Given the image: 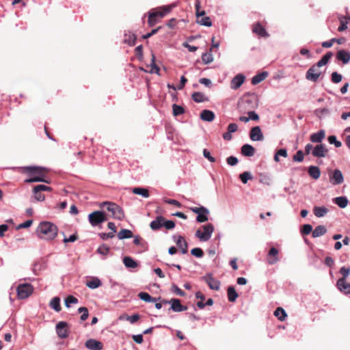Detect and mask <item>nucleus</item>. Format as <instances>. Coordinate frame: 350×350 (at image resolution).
<instances>
[{"instance_id": "1", "label": "nucleus", "mask_w": 350, "mask_h": 350, "mask_svg": "<svg viewBox=\"0 0 350 350\" xmlns=\"http://www.w3.org/2000/svg\"><path fill=\"white\" fill-rule=\"evenodd\" d=\"M103 206L107 213L100 211H94L88 214V219H122L124 217L122 208L115 203L105 202Z\"/></svg>"}, {"instance_id": "39", "label": "nucleus", "mask_w": 350, "mask_h": 350, "mask_svg": "<svg viewBox=\"0 0 350 350\" xmlns=\"http://www.w3.org/2000/svg\"><path fill=\"white\" fill-rule=\"evenodd\" d=\"M50 306L57 312H59L62 310L60 306V299L58 297H53L50 301Z\"/></svg>"}, {"instance_id": "2", "label": "nucleus", "mask_w": 350, "mask_h": 350, "mask_svg": "<svg viewBox=\"0 0 350 350\" xmlns=\"http://www.w3.org/2000/svg\"><path fill=\"white\" fill-rule=\"evenodd\" d=\"M12 169H18L22 172L27 173L31 177L25 180L27 183L42 182L49 183V181L45 179V174L44 170H45L42 167L39 166H24L18 167H13Z\"/></svg>"}, {"instance_id": "21", "label": "nucleus", "mask_w": 350, "mask_h": 350, "mask_svg": "<svg viewBox=\"0 0 350 350\" xmlns=\"http://www.w3.org/2000/svg\"><path fill=\"white\" fill-rule=\"evenodd\" d=\"M325 137V132L324 130H320L317 133H312L310 137V139L313 143H321L323 139Z\"/></svg>"}, {"instance_id": "18", "label": "nucleus", "mask_w": 350, "mask_h": 350, "mask_svg": "<svg viewBox=\"0 0 350 350\" xmlns=\"http://www.w3.org/2000/svg\"><path fill=\"white\" fill-rule=\"evenodd\" d=\"M86 348L90 350H101L103 347V343L94 339H89L85 343Z\"/></svg>"}, {"instance_id": "52", "label": "nucleus", "mask_w": 350, "mask_h": 350, "mask_svg": "<svg viewBox=\"0 0 350 350\" xmlns=\"http://www.w3.org/2000/svg\"><path fill=\"white\" fill-rule=\"evenodd\" d=\"M327 140L330 144H334L336 148H340L342 146V143L337 140L335 135L329 136Z\"/></svg>"}, {"instance_id": "42", "label": "nucleus", "mask_w": 350, "mask_h": 350, "mask_svg": "<svg viewBox=\"0 0 350 350\" xmlns=\"http://www.w3.org/2000/svg\"><path fill=\"white\" fill-rule=\"evenodd\" d=\"M133 192L135 194L140 195L143 196L144 198H148L149 197V192L148 189L142 187H135L133 189Z\"/></svg>"}, {"instance_id": "62", "label": "nucleus", "mask_w": 350, "mask_h": 350, "mask_svg": "<svg viewBox=\"0 0 350 350\" xmlns=\"http://www.w3.org/2000/svg\"><path fill=\"white\" fill-rule=\"evenodd\" d=\"M172 291L175 294L181 297H184L185 295V293L176 285L172 286Z\"/></svg>"}, {"instance_id": "35", "label": "nucleus", "mask_w": 350, "mask_h": 350, "mask_svg": "<svg viewBox=\"0 0 350 350\" xmlns=\"http://www.w3.org/2000/svg\"><path fill=\"white\" fill-rule=\"evenodd\" d=\"M102 285L101 281L98 278H92L86 282V286L90 288L94 289Z\"/></svg>"}, {"instance_id": "11", "label": "nucleus", "mask_w": 350, "mask_h": 350, "mask_svg": "<svg viewBox=\"0 0 350 350\" xmlns=\"http://www.w3.org/2000/svg\"><path fill=\"white\" fill-rule=\"evenodd\" d=\"M250 137L254 142L262 141L264 139V135L259 126H256L251 129Z\"/></svg>"}, {"instance_id": "40", "label": "nucleus", "mask_w": 350, "mask_h": 350, "mask_svg": "<svg viewBox=\"0 0 350 350\" xmlns=\"http://www.w3.org/2000/svg\"><path fill=\"white\" fill-rule=\"evenodd\" d=\"M123 262L125 267L128 268H136L137 267V263L135 262L131 257L125 256L123 258Z\"/></svg>"}, {"instance_id": "37", "label": "nucleus", "mask_w": 350, "mask_h": 350, "mask_svg": "<svg viewBox=\"0 0 350 350\" xmlns=\"http://www.w3.org/2000/svg\"><path fill=\"white\" fill-rule=\"evenodd\" d=\"M228 299L229 301L234 302L238 297V294L234 286H229L227 290Z\"/></svg>"}, {"instance_id": "3", "label": "nucleus", "mask_w": 350, "mask_h": 350, "mask_svg": "<svg viewBox=\"0 0 350 350\" xmlns=\"http://www.w3.org/2000/svg\"><path fill=\"white\" fill-rule=\"evenodd\" d=\"M57 228L54 224L49 221H42L38 226L36 233L40 239L51 241L57 237Z\"/></svg>"}, {"instance_id": "26", "label": "nucleus", "mask_w": 350, "mask_h": 350, "mask_svg": "<svg viewBox=\"0 0 350 350\" xmlns=\"http://www.w3.org/2000/svg\"><path fill=\"white\" fill-rule=\"evenodd\" d=\"M268 75H269V73L267 71H262V72L256 75L252 79V85L258 84L259 83H260L261 81L265 80L267 77Z\"/></svg>"}, {"instance_id": "63", "label": "nucleus", "mask_w": 350, "mask_h": 350, "mask_svg": "<svg viewBox=\"0 0 350 350\" xmlns=\"http://www.w3.org/2000/svg\"><path fill=\"white\" fill-rule=\"evenodd\" d=\"M250 120L257 121L259 120V116L254 111H249L247 112Z\"/></svg>"}, {"instance_id": "9", "label": "nucleus", "mask_w": 350, "mask_h": 350, "mask_svg": "<svg viewBox=\"0 0 350 350\" xmlns=\"http://www.w3.org/2000/svg\"><path fill=\"white\" fill-rule=\"evenodd\" d=\"M56 332L60 338H66L69 335L68 323L66 321H59L56 325Z\"/></svg>"}, {"instance_id": "38", "label": "nucleus", "mask_w": 350, "mask_h": 350, "mask_svg": "<svg viewBox=\"0 0 350 350\" xmlns=\"http://www.w3.org/2000/svg\"><path fill=\"white\" fill-rule=\"evenodd\" d=\"M314 214L317 217H323L327 212V209L324 206H315L313 210Z\"/></svg>"}, {"instance_id": "8", "label": "nucleus", "mask_w": 350, "mask_h": 350, "mask_svg": "<svg viewBox=\"0 0 350 350\" xmlns=\"http://www.w3.org/2000/svg\"><path fill=\"white\" fill-rule=\"evenodd\" d=\"M329 180L333 185H338L343 183L344 177L342 172L335 169L329 173Z\"/></svg>"}, {"instance_id": "59", "label": "nucleus", "mask_w": 350, "mask_h": 350, "mask_svg": "<svg viewBox=\"0 0 350 350\" xmlns=\"http://www.w3.org/2000/svg\"><path fill=\"white\" fill-rule=\"evenodd\" d=\"M226 161L229 165L234 166L238 163V159L236 157L230 156L227 158Z\"/></svg>"}, {"instance_id": "51", "label": "nucleus", "mask_w": 350, "mask_h": 350, "mask_svg": "<svg viewBox=\"0 0 350 350\" xmlns=\"http://www.w3.org/2000/svg\"><path fill=\"white\" fill-rule=\"evenodd\" d=\"M78 312L79 313H82V314L81 316V321H85L88 318L89 312H88V310L86 307H80L78 309Z\"/></svg>"}, {"instance_id": "12", "label": "nucleus", "mask_w": 350, "mask_h": 350, "mask_svg": "<svg viewBox=\"0 0 350 350\" xmlns=\"http://www.w3.org/2000/svg\"><path fill=\"white\" fill-rule=\"evenodd\" d=\"M203 278L206 283L208 285L210 288L216 291H218L219 289V281L215 279L211 274H207Z\"/></svg>"}, {"instance_id": "19", "label": "nucleus", "mask_w": 350, "mask_h": 350, "mask_svg": "<svg viewBox=\"0 0 350 350\" xmlns=\"http://www.w3.org/2000/svg\"><path fill=\"white\" fill-rule=\"evenodd\" d=\"M278 250L275 247H271L267 254V260L269 265L275 264L278 261Z\"/></svg>"}, {"instance_id": "4", "label": "nucleus", "mask_w": 350, "mask_h": 350, "mask_svg": "<svg viewBox=\"0 0 350 350\" xmlns=\"http://www.w3.org/2000/svg\"><path fill=\"white\" fill-rule=\"evenodd\" d=\"M213 226L211 224L204 225L202 229H198L196 232V236L202 241H208L213 233Z\"/></svg>"}, {"instance_id": "57", "label": "nucleus", "mask_w": 350, "mask_h": 350, "mask_svg": "<svg viewBox=\"0 0 350 350\" xmlns=\"http://www.w3.org/2000/svg\"><path fill=\"white\" fill-rule=\"evenodd\" d=\"M109 247L105 244L100 245L97 250V252L102 255H107L109 253Z\"/></svg>"}, {"instance_id": "41", "label": "nucleus", "mask_w": 350, "mask_h": 350, "mask_svg": "<svg viewBox=\"0 0 350 350\" xmlns=\"http://www.w3.org/2000/svg\"><path fill=\"white\" fill-rule=\"evenodd\" d=\"M327 230L323 226H319L312 231L313 237H319L325 234Z\"/></svg>"}, {"instance_id": "31", "label": "nucleus", "mask_w": 350, "mask_h": 350, "mask_svg": "<svg viewBox=\"0 0 350 350\" xmlns=\"http://www.w3.org/2000/svg\"><path fill=\"white\" fill-rule=\"evenodd\" d=\"M333 202L340 208H345L348 204V199L345 196H340L333 199Z\"/></svg>"}, {"instance_id": "34", "label": "nucleus", "mask_w": 350, "mask_h": 350, "mask_svg": "<svg viewBox=\"0 0 350 350\" xmlns=\"http://www.w3.org/2000/svg\"><path fill=\"white\" fill-rule=\"evenodd\" d=\"M274 316L276 317L278 320H280V321H284L286 317H287V314L286 312H285V310L281 308V307H278L276 308V310L274 311V313H273Z\"/></svg>"}, {"instance_id": "16", "label": "nucleus", "mask_w": 350, "mask_h": 350, "mask_svg": "<svg viewBox=\"0 0 350 350\" xmlns=\"http://www.w3.org/2000/svg\"><path fill=\"white\" fill-rule=\"evenodd\" d=\"M336 286L340 291L344 294H350V284L347 283L345 278H340L338 280Z\"/></svg>"}, {"instance_id": "64", "label": "nucleus", "mask_w": 350, "mask_h": 350, "mask_svg": "<svg viewBox=\"0 0 350 350\" xmlns=\"http://www.w3.org/2000/svg\"><path fill=\"white\" fill-rule=\"evenodd\" d=\"M165 221L163 223V226L166 229L170 230L174 228L175 223L172 220H165Z\"/></svg>"}, {"instance_id": "50", "label": "nucleus", "mask_w": 350, "mask_h": 350, "mask_svg": "<svg viewBox=\"0 0 350 350\" xmlns=\"http://www.w3.org/2000/svg\"><path fill=\"white\" fill-rule=\"evenodd\" d=\"M198 23L206 27H211L212 25V22L208 16H203L200 20L198 21Z\"/></svg>"}, {"instance_id": "60", "label": "nucleus", "mask_w": 350, "mask_h": 350, "mask_svg": "<svg viewBox=\"0 0 350 350\" xmlns=\"http://www.w3.org/2000/svg\"><path fill=\"white\" fill-rule=\"evenodd\" d=\"M340 273L342 275V278H345V280H346L347 277L350 273V268L349 267H342L340 269Z\"/></svg>"}, {"instance_id": "30", "label": "nucleus", "mask_w": 350, "mask_h": 350, "mask_svg": "<svg viewBox=\"0 0 350 350\" xmlns=\"http://www.w3.org/2000/svg\"><path fill=\"white\" fill-rule=\"evenodd\" d=\"M176 245L181 250L183 254L187 253V243L183 237H178L176 241Z\"/></svg>"}, {"instance_id": "14", "label": "nucleus", "mask_w": 350, "mask_h": 350, "mask_svg": "<svg viewBox=\"0 0 350 350\" xmlns=\"http://www.w3.org/2000/svg\"><path fill=\"white\" fill-rule=\"evenodd\" d=\"M327 149L325 148V146L323 144H320L314 147L312 154L317 158H322L326 156L327 152Z\"/></svg>"}, {"instance_id": "15", "label": "nucleus", "mask_w": 350, "mask_h": 350, "mask_svg": "<svg viewBox=\"0 0 350 350\" xmlns=\"http://www.w3.org/2000/svg\"><path fill=\"white\" fill-rule=\"evenodd\" d=\"M191 210L197 214L196 219H208L209 211L204 206L193 207Z\"/></svg>"}, {"instance_id": "20", "label": "nucleus", "mask_w": 350, "mask_h": 350, "mask_svg": "<svg viewBox=\"0 0 350 350\" xmlns=\"http://www.w3.org/2000/svg\"><path fill=\"white\" fill-rule=\"evenodd\" d=\"M336 59L347 64L350 61V52L346 50H340L336 53Z\"/></svg>"}, {"instance_id": "53", "label": "nucleus", "mask_w": 350, "mask_h": 350, "mask_svg": "<svg viewBox=\"0 0 350 350\" xmlns=\"http://www.w3.org/2000/svg\"><path fill=\"white\" fill-rule=\"evenodd\" d=\"M162 220H152V221L150 223V228L153 230H157L160 229L162 226H163V223L161 222Z\"/></svg>"}, {"instance_id": "6", "label": "nucleus", "mask_w": 350, "mask_h": 350, "mask_svg": "<svg viewBox=\"0 0 350 350\" xmlns=\"http://www.w3.org/2000/svg\"><path fill=\"white\" fill-rule=\"evenodd\" d=\"M33 286L30 284H20L17 287V295L20 299H26L33 293Z\"/></svg>"}, {"instance_id": "55", "label": "nucleus", "mask_w": 350, "mask_h": 350, "mask_svg": "<svg viewBox=\"0 0 350 350\" xmlns=\"http://www.w3.org/2000/svg\"><path fill=\"white\" fill-rule=\"evenodd\" d=\"M342 77L340 74L337 72H332L331 75L332 81L334 83H338L341 81Z\"/></svg>"}, {"instance_id": "45", "label": "nucleus", "mask_w": 350, "mask_h": 350, "mask_svg": "<svg viewBox=\"0 0 350 350\" xmlns=\"http://www.w3.org/2000/svg\"><path fill=\"white\" fill-rule=\"evenodd\" d=\"M172 109H173V115L174 116H180V115L184 113V112H185V109L182 106L178 105L176 104H174L172 105Z\"/></svg>"}, {"instance_id": "61", "label": "nucleus", "mask_w": 350, "mask_h": 350, "mask_svg": "<svg viewBox=\"0 0 350 350\" xmlns=\"http://www.w3.org/2000/svg\"><path fill=\"white\" fill-rule=\"evenodd\" d=\"M203 155L210 162L214 163L215 161V159L213 157L211 156L210 152L207 149H204V150H203Z\"/></svg>"}, {"instance_id": "43", "label": "nucleus", "mask_w": 350, "mask_h": 350, "mask_svg": "<svg viewBox=\"0 0 350 350\" xmlns=\"http://www.w3.org/2000/svg\"><path fill=\"white\" fill-rule=\"evenodd\" d=\"M202 61L205 64H210L213 61V54L211 53V50L210 51V52H206L202 54Z\"/></svg>"}, {"instance_id": "29", "label": "nucleus", "mask_w": 350, "mask_h": 350, "mask_svg": "<svg viewBox=\"0 0 350 350\" xmlns=\"http://www.w3.org/2000/svg\"><path fill=\"white\" fill-rule=\"evenodd\" d=\"M133 243L139 245L142 250L145 251L148 249V243L139 235L134 236Z\"/></svg>"}, {"instance_id": "58", "label": "nucleus", "mask_w": 350, "mask_h": 350, "mask_svg": "<svg viewBox=\"0 0 350 350\" xmlns=\"http://www.w3.org/2000/svg\"><path fill=\"white\" fill-rule=\"evenodd\" d=\"M312 230V227L310 224H304L301 229V233L303 234H309Z\"/></svg>"}, {"instance_id": "24", "label": "nucleus", "mask_w": 350, "mask_h": 350, "mask_svg": "<svg viewBox=\"0 0 350 350\" xmlns=\"http://www.w3.org/2000/svg\"><path fill=\"white\" fill-rule=\"evenodd\" d=\"M255 153V148L250 144H244L241 147V154L245 157H252Z\"/></svg>"}, {"instance_id": "22", "label": "nucleus", "mask_w": 350, "mask_h": 350, "mask_svg": "<svg viewBox=\"0 0 350 350\" xmlns=\"http://www.w3.org/2000/svg\"><path fill=\"white\" fill-rule=\"evenodd\" d=\"M330 113V110L327 107L316 109L314 111V116L320 120L325 118Z\"/></svg>"}, {"instance_id": "25", "label": "nucleus", "mask_w": 350, "mask_h": 350, "mask_svg": "<svg viewBox=\"0 0 350 350\" xmlns=\"http://www.w3.org/2000/svg\"><path fill=\"white\" fill-rule=\"evenodd\" d=\"M137 39V36L135 34L132 33L131 31H126L124 33V42L129 45L133 46L135 44V41Z\"/></svg>"}, {"instance_id": "36", "label": "nucleus", "mask_w": 350, "mask_h": 350, "mask_svg": "<svg viewBox=\"0 0 350 350\" xmlns=\"http://www.w3.org/2000/svg\"><path fill=\"white\" fill-rule=\"evenodd\" d=\"M133 237V234L131 230L128 229H122L118 233V237L119 239H129Z\"/></svg>"}, {"instance_id": "7", "label": "nucleus", "mask_w": 350, "mask_h": 350, "mask_svg": "<svg viewBox=\"0 0 350 350\" xmlns=\"http://www.w3.org/2000/svg\"><path fill=\"white\" fill-rule=\"evenodd\" d=\"M321 73L319 67L314 64L307 70L306 79L312 82H317Z\"/></svg>"}, {"instance_id": "48", "label": "nucleus", "mask_w": 350, "mask_h": 350, "mask_svg": "<svg viewBox=\"0 0 350 350\" xmlns=\"http://www.w3.org/2000/svg\"><path fill=\"white\" fill-rule=\"evenodd\" d=\"M349 20L350 21V18L347 17H343L340 19V25L338 28L339 31H343L347 29V23Z\"/></svg>"}, {"instance_id": "28", "label": "nucleus", "mask_w": 350, "mask_h": 350, "mask_svg": "<svg viewBox=\"0 0 350 350\" xmlns=\"http://www.w3.org/2000/svg\"><path fill=\"white\" fill-rule=\"evenodd\" d=\"M308 174L314 179H318L321 176V171L319 167L311 165L308 167Z\"/></svg>"}, {"instance_id": "10", "label": "nucleus", "mask_w": 350, "mask_h": 350, "mask_svg": "<svg viewBox=\"0 0 350 350\" xmlns=\"http://www.w3.org/2000/svg\"><path fill=\"white\" fill-rule=\"evenodd\" d=\"M164 304H171V309L174 312H182L187 309V306H183L178 299H171L170 301L163 300Z\"/></svg>"}, {"instance_id": "33", "label": "nucleus", "mask_w": 350, "mask_h": 350, "mask_svg": "<svg viewBox=\"0 0 350 350\" xmlns=\"http://www.w3.org/2000/svg\"><path fill=\"white\" fill-rule=\"evenodd\" d=\"M191 97L196 103H202L208 100V98L203 93L200 92H193Z\"/></svg>"}, {"instance_id": "54", "label": "nucleus", "mask_w": 350, "mask_h": 350, "mask_svg": "<svg viewBox=\"0 0 350 350\" xmlns=\"http://www.w3.org/2000/svg\"><path fill=\"white\" fill-rule=\"evenodd\" d=\"M304 159V152L301 150H298L293 157V160L295 162H302Z\"/></svg>"}, {"instance_id": "47", "label": "nucleus", "mask_w": 350, "mask_h": 350, "mask_svg": "<svg viewBox=\"0 0 350 350\" xmlns=\"http://www.w3.org/2000/svg\"><path fill=\"white\" fill-rule=\"evenodd\" d=\"M239 178L243 183L246 184L247 181L252 178V176L249 172H244L239 175Z\"/></svg>"}, {"instance_id": "46", "label": "nucleus", "mask_w": 350, "mask_h": 350, "mask_svg": "<svg viewBox=\"0 0 350 350\" xmlns=\"http://www.w3.org/2000/svg\"><path fill=\"white\" fill-rule=\"evenodd\" d=\"M78 303V299L72 295H68L65 299V306L67 308L70 307V304H75Z\"/></svg>"}, {"instance_id": "17", "label": "nucleus", "mask_w": 350, "mask_h": 350, "mask_svg": "<svg viewBox=\"0 0 350 350\" xmlns=\"http://www.w3.org/2000/svg\"><path fill=\"white\" fill-rule=\"evenodd\" d=\"M245 77L243 74H238L231 81L230 87L233 90H237L244 83Z\"/></svg>"}, {"instance_id": "27", "label": "nucleus", "mask_w": 350, "mask_h": 350, "mask_svg": "<svg viewBox=\"0 0 350 350\" xmlns=\"http://www.w3.org/2000/svg\"><path fill=\"white\" fill-rule=\"evenodd\" d=\"M253 32L261 37H267L269 36L265 29L259 23L254 25Z\"/></svg>"}, {"instance_id": "13", "label": "nucleus", "mask_w": 350, "mask_h": 350, "mask_svg": "<svg viewBox=\"0 0 350 350\" xmlns=\"http://www.w3.org/2000/svg\"><path fill=\"white\" fill-rule=\"evenodd\" d=\"M174 7V5H167V6H163V7H161L159 8L160 10H150L149 14H153L154 15V18H156V17L163 18L167 13L170 12L172 9Z\"/></svg>"}, {"instance_id": "44", "label": "nucleus", "mask_w": 350, "mask_h": 350, "mask_svg": "<svg viewBox=\"0 0 350 350\" xmlns=\"http://www.w3.org/2000/svg\"><path fill=\"white\" fill-rule=\"evenodd\" d=\"M138 297L146 302H154L156 301V298L152 297L148 293L145 292L139 293Z\"/></svg>"}, {"instance_id": "56", "label": "nucleus", "mask_w": 350, "mask_h": 350, "mask_svg": "<svg viewBox=\"0 0 350 350\" xmlns=\"http://www.w3.org/2000/svg\"><path fill=\"white\" fill-rule=\"evenodd\" d=\"M191 254L198 258H202L204 255V252L201 248L195 247L191 250Z\"/></svg>"}, {"instance_id": "32", "label": "nucleus", "mask_w": 350, "mask_h": 350, "mask_svg": "<svg viewBox=\"0 0 350 350\" xmlns=\"http://www.w3.org/2000/svg\"><path fill=\"white\" fill-rule=\"evenodd\" d=\"M332 55H333V53L331 51L327 52L326 54L324 55L321 57V59L315 64L317 66H319V68L323 66L326 65L328 63V62L329 61V59L332 58Z\"/></svg>"}, {"instance_id": "23", "label": "nucleus", "mask_w": 350, "mask_h": 350, "mask_svg": "<svg viewBox=\"0 0 350 350\" xmlns=\"http://www.w3.org/2000/svg\"><path fill=\"white\" fill-rule=\"evenodd\" d=\"M215 117L214 112L208 109H204L200 113V118L206 122H212Z\"/></svg>"}, {"instance_id": "5", "label": "nucleus", "mask_w": 350, "mask_h": 350, "mask_svg": "<svg viewBox=\"0 0 350 350\" xmlns=\"http://www.w3.org/2000/svg\"><path fill=\"white\" fill-rule=\"evenodd\" d=\"M240 107L245 109H254L258 107V98L256 96L252 95L247 98H244L241 103H239Z\"/></svg>"}, {"instance_id": "49", "label": "nucleus", "mask_w": 350, "mask_h": 350, "mask_svg": "<svg viewBox=\"0 0 350 350\" xmlns=\"http://www.w3.org/2000/svg\"><path fill=\"white\" fill-rule=\"evenodd\" d=\"M51 187H48V186H46V185H36L33 187V193H37L38 191H51Z\"/></svg>"}]
</instances>
